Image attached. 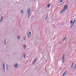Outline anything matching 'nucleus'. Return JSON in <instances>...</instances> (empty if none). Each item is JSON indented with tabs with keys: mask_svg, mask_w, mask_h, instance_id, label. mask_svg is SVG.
I'll return each mask as SVG.
<instances>
[{
	"mask_svg": "<svg viewBox=\"0 0 76 76\" xmlns=\"http://www.w3.org/2000/svg\"><path fill=\"white\" fill-rule=\"evenodd\" d=\"M74 64H75V63L74 62H73L72 64V66H71V68H72V69L73 68V65H74Z\"/></svg>",
	"mask_w": 76,
	"mask_h": 76,
	"instance_id": "nucleus-11",
	"label": "nucleus"
},
{
	"mask_svg": "<svg viewBox=\"0 0 76 76\" xmlns=\"http://www.w3.org/2000/svg\"><path fill=\"white\" fill-rule=\"evenodd\" d=\"M4 45H6V40H5L4 42Z\"/></svg>",
	"mask_w": 76,
	"mask_h": 76,
	"instance_id": "nucleus-15",
	"label": "nucleus"
},
{
	"mask_svg": "<svg viewBox=\"0 0 76 76\" xmlns=\"http://www.w3.org/2000/svg\"><path fill=\"white\" fill-rule=\"evenodd\" d=\"M70 23H73V21H71L70 22Z\"/></svg>",
	"mask_w": 76,
	"mask_h": 76,
	"instance_id": "nucleus-24",
	"label": "nucleus"
},
{
	"mask_svg": "<svg viewBox=\"0 0 76 76\" xmlns=\"http://www.w3.org/2000/svg\"><path fill=\"white\" fill-rule=\"evenodd\" d=\"M61 69H62V68H61V67H60V68H59V69H60V70H61Z\"/></svg>",
	"mask_w": 76,
	"mask_h": 76,
	"instance_id": "nucleus-27",
	"label": "nucleus"
},
{
	"mask_svg": "<svg viewBox=\"0 0 76 76\" xmlns=\"http://www.w3.org/2000/svg\"><path fill=\"white\" fill-rule=\"evenodd\" d=\"M76 65H75V66L74 67V69H76Z\"/></svg>",
	"mask_w": 76,
	"mask_h": 76,
	"instance_id": "nucleus-19",
	"label": "nucleus"
},
{
	"mask_svg": "<svg viewBox=\"0 0 76 76\" xmlns=\"http://www.w3.org/2000/svg\"><path fill=\"white\" fill-rule=\"evenodd\" d=\"M17 39H20V36H19L18 37Z\"/></svg>",
	"mask_w": 76,
	"mask_h": 76,
	"instance_id": "nucleus-17",
	"label": "nucleus"
},
{
	"mask_svg": "<svg viewBox=\"0 0 76 76\" xmlns=\"http://www.w3.org/2000/svg\"><path fill=\"white\" fill-rule=\"evenodd\" d=\"M64 54H63L62 56V62H63V63H64Z\"/></svg>",
	"mask_w": 76,
	"mask_h": 76,
	"instance_id": "nucleus-6",
	"label": "nucleus"
},
{
	"mask_svg": "<svg viewBox=\"0 0 76 76\" xmlns=\"http://www.w3.org/2000/svg\"><path fill=\"white\" fill-rule=\"evenodd\" d=\"M26 12L28 15V18H29V16H31V9L29 8V9L28 10H27Z\"/></svg>",
	"mask_w": 76,
	"mask_h": 76,
	"instance_id": "nucleus-1",
	"label": "nucleus"
},
{
	"mask_svg": "<svg viewBox=\"0 0 76 76\" xmlns=\"http://www.w3.org/2000/svg\"><path fill=\"white\" fill-rule=\"evenodd\" d=\"M26 53H25L23 55V58H25V57H26Z\"/></svg>",
	"mask_w": 76,
	"mask_h": 76,
	"instance_id": "nucleus-13",
	"label": "nucleus"
},
{
	"mask_svg": "<svg viewBox=\"0 0 76 76\" xmlns=\"http://www.w3.org/2000/svg\"><path fill=\"white\" fill-rule=\"evenodd\" d=\"M31 36V32H29L27 34V37L28 38H29Z\"/></svg>",
	"mask_w": 76,
	"mask_h": 76,
	"instance_id": "nucleus-3",
	"label": "nucleus"
},
{
	"mask_svg": "<svg viewBox=\"0 0 76 76\" xmlns=\"http://www.w3.org/2000/svg\"><path fill=\"white\" fill-rule=\"evenodd\" d=\"M62 2H63V0H61V1L60 2V3H62Z\"/></svg>",
	"mask_w": 76,
	"mask_h": 76,
	"instance_id": "nucleus-26",
	"label": "nucleus"
},
{
	"mask_svg": "<svg viewBox=\"0 0 76 76\" xmlns=\"http://www.w3.org/2000/svg\"><path fill=\"white\" fill-rule=\"evenodd\" d=\"M2 20H3L1 19L0 20V23L1 21H2Z\"/></svg>",
	"mask_w": 76,
	"mask_h": 76,
	"instance_id": "nucleus-25",
	"label": "nucleus"
},
{
	"mask_svg": "<svg viewBox=\"0 0 76 76\" xmlns=\"http://www.w3.org/2000/svg\"><path fill=\"white\" fill-rule=\"evenodd\" d=\"M23 48L24 50H26V45H23Z\"/></svg>",
	"mask_w": 76,
	"mask_h": 76,
	"instance_id": "nucleus-9",
	"label": "nucleus"
},
{
	"mask_svg": "<svg viewBox=\"0 0 76 76\" xmlns=\"http://www.w3.org/2000/svg\"><path fill=\"white\" fill-rule=\"evenodd\" d=\"M66 39V37L64 38L62 40V41L64 42L65 41Z\"/></svg>",
	"mask_w": 76,
	"mask_h": 76,
	"instance_id": "nucleus-12",
	"label": "nucleus"
},
{
	"mask_svg": "<svg viewBox=\"0 0 76 76\" xmlns=\"http://www.w3.org/2000/svg\"><path fill=\"white\" fill-rule=\"evenodd\" d=\"M23 10H22L21 11V13H22V14H23Z\"/></svg>",
	"mask_w": 76,
	"mask_h": 76,
	"instance_id": "nucleus-16",
	"label": "nucleus"
},
{
	"mask_svg": "<svg viewBox=\"0 0 76 76\" xmlns=\"http://www.w3.org/2000/svg\"><path fill=\"white\" fill-rule=\"evenodd\" d=\"M13 66H14V67H15V68L17 69V68H18V66H18V64H15V65H13Z\"/></svg>",
	"mask_w": 76,
	"mask_h": 76,
	"instance_id": "nucleus-4",
	"label": "nucleus"
},
{
	"mask_svg": "<svg viewBox=\"0 0 76 76\" xmlns=\"http://www.w3.org/2000/svg\"><path fill=\"white\" fill-rule=\"evenodd\" d=\"M67 71H65L62 75V76H64L67 73Z\"/></svg>",
	"mask_w": 76,
	"mask_h": 76,
	"instance_id": "nucleus-8",
	"label": "nucleus"
},
{
	"mask_svg": "<svg viewBox=\"0 0 76 76\" xmlns=\"http://www.w3.org/2000/svg\"><path fill=\"white\" fill-rule=\"evenodd\" d=\"M5 63L4 62L3 64V69H5Z\"/></svg>",
	"mask_w": 76,
	"mask_h": 76,
	"instance_id": "nucleus-10",
	"label": "nucleus"
},
{
	"mask_svg": "<svg viewBox=\"0 0 76 76\" xmlns=\"http://www.w3.org/2000/svg\"><path fill=\"white\" fill-rule=\"evenodd\" d=\"M26 39V37H25L24 38V41H25V39Z\"/></svg>",
	"mask_w": 76,
	"mask_h": 76,
	"instance_id": "nucleus-22",
	"label": "nucleus"
},
{
	"mask_svg": "<svg viewBox=\"0 0 76 76\" xmlns=\"http://www.w3.org/2000/svg\"><path fill=\"white\" fill-rule=\"evenodd\" d=\"M6 68L8 70H9L8 68V66H6Z\"/></svg>",
	"mask_w": 76,
	"mask_h": 76,
	"instance_id": "nucleus-18",
	"label": "nucleus"
},
{
	"mask_svg": "<svg viewBox=\"0 0 76 76\" xmlns=\"http://www.w3.org/2000/svg\"><path fill=\"white\" fill-rule=\"evenodd\" d=\"M50 7V4H48V7L49 8Z\"/></svg>",
	"mask_w": 76,
	"mask_h": 76,
	"instance_id": "nucleus-14",
	"label": "nucleus"
},
{
	"mask_svg": "<svg viewBox=\"0 0 76 76\" xmlns=\"http://www.w3.org/2000/svg\"><path fill=\"white\" fill-rule=\"evenodd\" d=\"M3 16H2L1 18V19H2L3 20Z\"/></svg>",
	"mask_w": 76,
	"mask_h": 76,
	"instance_id": "nucleus-21",
	"label": "nucleus"
},
{
	"mask_svg": "<svg viewBox=\"0 0 76 76\" xmlns=\"http://www.w3.org/2000/svg\"><path fill=\"white\" fill-rule=\"evenodd\" d=\"M75 22H76V20H74L73 22L72 23V24L71 26V28L73 27V26L74 25V24L75 23Z\"/></svg>",
	"mask_w": 76,
	"mask_h": 76,
	"instance_id": "nucleus-5",
	"label": "nucleus"
},
{
	"mask_svg": "<svg viewBox=\"0 0 76 76\" xmlns=\"http://www.w3.org/2000/svg\"><path fill=\"white\" fill-rule=\"evenodd\" d=\"M48 18V15H47L46 17V19H47Z\"/></svg>",
	"mask_w": 76,
	"mask_h": 76,
	"instance_id": "nucleus-20",
	"label": "nucleus"
},
{
	"mask_svg": "<svg viewBox=\"0 0 76 76\" xmlns=\"http://www.w3.org/2000/svg\"><path fill=\"white\" fill-rule=\"evenodd\" d=\"M4 73H5V68L3 69Z\"/></svg>",
	"mask_w": 76,
	"mask_h": 76,
	"instance_id": "nucleus-23",
	"label": "nucleus"
},
{
	"mask_svg": "<svg viewBox=\"0 0 76 76\" xmlns=\"http://www.w3.org/2000/svg\"><path fill=\"white\" fill-rule=\"evenodd\" d=\"M67 5H66L64 6V9L61 11V12H60L61 13H63V12H64L67 9Z\"/></svg>",
	"mask_w": 76,
	"mask_h": 76,
	"instance_id": "nucleus-2",
	"label": "nucleus"
},
{
	"mask_svg": "<svg viewBox=\"0 0 76 76\" xmlns=\"http://www.w3.org/2000/svg\"><path fill=\"white\" fill-rule=\"evenodd\" d=\"M73 20V19H71V20Z\"/></svg>",
	"mask_w": 76,
	"mask_h": 76,
	"instance_id": "nucleus-28",
	"label": "nucleus"
},
{
	"mask_svg": "<svg viewBox=\"0 0 76 76\" xmlns=\"http://www.w3.org/2000/svg\"><path fill=\"white\" fill-rule=\"evenodd\" d=\"M37 60V58H35L34 60L32 62V64H34L35 63Z\"/></svg>",
	"mask_w": 76,
	"mask_h": 76,
	"instance_id": "nucleus-7",
	"label": "nucleus"
}]
</instances>
